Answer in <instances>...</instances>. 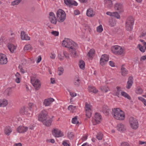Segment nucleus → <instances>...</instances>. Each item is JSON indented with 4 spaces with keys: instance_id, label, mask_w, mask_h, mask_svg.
Returning <instances> with one entry per match:
<instances>
[{
    "instance_id": "obj_1",
    "label": "nucleus",
    "mask_w": 146,
    "mask_h": 146,
    "mask_svg": "<svg viewBox=\"0 0 146 146\" xmlns=\"http://www.w3.org/2000/svg\"><path fill=\"white\" fill-rule=\"evenodd\" d=\"M62 44L63 46L69 48V51L71 52V56L77 58L78 55L76 52V48L78 47V45L70 39L65 38L62 41Z\"/></svg>"
},
{
    "instance_id": "obj_2",
    "label": "nucleus",
    "mask_w": 146,
    "mask_h": 146,
    "mask_svg": "<svg viewBox=\"0 0 146 146\" xmlns=\"http://www.w3.org/2000/svg\"><path fill=\"white\" fill-rule=\"evenodd\" d=\"M48 117V113L44 110H42L38 115V120L42 122L43 124L46 126L49 127L52 122V118L47 120Z\"/></svg>"
},
{
    "instance_id": "obj_3",
    "label": "nucleus",
    "mask_w": 146,
    "mask_h": 146,
    "mask_svg": "<svg viewBox=\"0 0 146 146\" xmlns=\"http://www.w3.org/2000/svg\"><path fill=\"white\" fill-rule=\"evenodd\" d=\"M112 114L113 117L117 119L123 120L124 119V113L119 108L112 109Z\"/></svg>"
},
{
    "instance_id": "obj_4",
    "label": "nucleus",
    "mask_w": 146,
    "mask_h": 146,
    "mask_svg": "<svg viewBox=\"0 0 146 146\" xmlns=\"http://www.w3.org/2000/svg\"><path fill=\"white\" fill-rule=\"evenodd\" d=\"M57 21L59 22H63L65 19L66 14L65 12L61 9H59L57 12Z\"/></svg>"
},
{
    "instance_id": "obj_5",
    "label": "nucleus",
    "mask_w": 146,
    "mask_h": 146,
    "mask_svg": "<svg viewBox=\"0 0 146 146\" xmlns=\"http://www.w3.org/2000/svg\"><path fill=\"white\" fill-rule=\"evenodd\" d=\"M134 23V19L131 16L129 17L126 22V28L127 31H131L133 29V25Z\"/></svg>"
},
{
    "instance_id": "obj_6",
    "label": "nucleus",
    "mask_w": 146,
    "mask_h": 146,
    "mask_svg": "<svg viewBox=\"0 0 146 146\" xmlns=\"http://www.w3.org/2000/svg\"><path fill=\"white\" fill-rule=\"evenodd\" d=\"M111 51L115 54L118 55L122 54L123 52L122 48L120 46L117 45H115L112 47Z\"/></svg>"
},
{
    "instance_id": "obj_7",
    "label": "nucleus",
    "mask_w": 146,
    "mask_h": 146,
    "mask_svg": "<svg viewBox=\"0 0 146 146\" xmlns=\"http://www.w3.org/2000/svg\"><path fill=\"white\" fill-rule=\"evenodd\" d=\"M31 82L36 90H38L40 88L41 83L38 79H35V78L33 77L31 78Z\"/></svg>"
},
{
    "instance_id": "obj_8",
    "label": "nucleus",
    "mask_w": 146,
    "mask_h": 146,
    "mask_svg": "<svg viewBox=\"0 0 146 146\" xmlns=\"http://www.w3.org/2000/svg\"><path fill=\"white\" fill-rule=\"evenodd\" d=\"M129 122L131 127L133 129H137L139 126L137 120L133 117H131L129 119Z\"/></svg>"
},
{
    "instance_id": "obj_9",
    "label": "nucleus",
    "mask_w": 146,
    "mask_h": 146,
    "mask_svg": "<svg viewBox=\"0 0 146 146\" xmlns=\"http://www.w3.org/2000/svg\"><path fill=\"white\" fill-rule=\"evenodd\" d=\"M101 119V115L99 113H96L95 115V118L92 120L94 122V125H96L97 124L99 123L100 122V120Z\"/></svg>"
},
{
    "instance_id": "obj_10",
    "label": "nucleus",
    "mask_w": 146,
    "mask_h": 146,
    "mask_svg": "<svg viewBox=\"0 0 146 146\" xmlns=\"http://www.w3.org/2000/svg\"><path fill=\"white\" fill-rule=\"evenodd\" d=\"M52 132V134L55 137H58L63 135V133H61V131L57 128L53 129Z\"/></svg>"
},
{
    "instance_id": "obj_11",
    "label": "nucleus",
    "mask_w": 146,
    "mask_h": 146,
    "mask_svg": "<svg viewBox=\"0 0 146 146\" xmlns=\"http://www.w3.org/2000/svg\"><path fill=\"white\" fill-rule=\"evenodd\" d=\"M114 8L115 10L118 11V12L120 13H122L123 11L122 5L120 3H116L115 5Z\"/></svg>"
},
{
    "instance_id": "obj_12",
    "label": "nucleus",
    "mask_w": 146,
    "mask_h": 146,
    "mask_svg": "<svg viewBox=\"0 0 146 146\" xmlns=\"http://www.w3.org/2000/svg\"><path fill=\"white\" fill-rule=\"evenodd\" d=\"M133 83V78L132 76L129 77L128 81L127 82V85L126 88L127 89H129L132 86Z\"/></svg>"
},
{
    "instance_id": "obj_13",
    "label": "nucleus",
    "mask_w": 146,
    "mask_h": 146,
    "mask_svg": "<svg viewBox=\"0 0 146 146\" xmlns=\"http://www.w3.org/2000/svg\"><path fill=\"white\" fill-rule=\"evenodd\" d=\"M28 129L27 127L20 126L17 128V130L19 133H21L26 132Z\"/></svg>"
},
{
    "instance_id": "obj_14",
    "label": "nucleus",
    "mask_w": 146,
    "mask_h": 146,
    "mask_svg": "<svg viewBox=\"0 0 146 146\" xmlns=\"http://www.w3.org/2000/svg\"><path fill=\"white\" fill-rule=\"evenodd\" d=\"M54 101V99L52 98L45 99L44 101L43 104L45 106H48Z\"/></svg>"
},
{
    "instance_id": "obj_15",
    "label": "nucleus",
    "mask_w": 146,
    "mask_h": 146,
    "mask_svg": "<svg viewBox=\"0 0 146 146\" xmlns=\"http://www.w3.org/2000/svg\"><path fill=\"white\" fill-rule=\"evenodd\" d=\"M109 108L106 105H105L103 106L102 111L106 115H108L109 114Z\"/></svg>"
},
{
    "instance_id": "obj_16",
    "label": "nucleus",
    "mask_w": 146,
    "mask_h": 146,
    "mask_svg": "<svg viewBox=\"0 0 146 146\" xmlns=\"http://www.w3.org/2000/svg\"><path fill=\"white\" fill-rule=\"evenodd\" d=\"M21 39L23 40H30V37L26 35L24 31L21 32Z\"/></svg>"
},
{
    "instance_id": "obj_17",
    "label": "nucleus",
    "mask_w": 146,
    "mask_h": 146,
    "mask_svg": "<svg viewBox=\"0 0 146 146\" xmlns=\"http://www.w3.org/2000/svg\"><path fill=\"white\" fill-rule=\"evenodd\" d=\"M1 64H6L7 62V58L6 57L5 55L3 54H1Z\"/></svg>"
},
{
    "instance_id": "obj_18",
    "label": "nucleus",
    "mask_w": 146,
    "mask_h": 146,
    "mask_svg": "<svg viewBox=\"0 0 146 146\" xmlns=\"http://www.w3.org/2000/svg\"><path fill=\"white\" fill-rule=\"evenodd\" d=\"M7 47L8 49L12 53H13L14 52V50L16 49V46L11 43H8L7 44Z\"/></svg>"
},
{
    "instance_id": "obj_19",
    "label": "nucleus",
    "mask_w": 146,
    "mask_h": 146,
    "mask_svg": "<svg viewBox=\"0 0 146 146\" xmlns=\"http://www.w3.org/2000/svg\"><path fill=\"white\" fill-rule=\"evenodd\" d=\"M95 15V13L93 12L92 8H90L87 10L86 12V15L88 17H92Z\"/></svg>"
},
{
    "instance_id": "obj_20",
    "label": "nucleus",
    "mask_w": 146,
    "mask_h": 146,
    "mask_svg": "<svg viewBox=\"0 0 146 146\" xmlns=\"http://www.w3.org/2000/svg\"><path fill=\"white\" fill-rule=\"evenodd\" d=\"M28 108H26L25 107H23L21 108V109L20 110V112L22 115H23L24 114L27 115L30 114V113L28 111Z\"/></svg>"
},
{
    "instance_id": "obj_21",
    "label": "nucleus",
    "mask_w": 146,
    "mask_h": 146,
    "mask_svg": "<svg viewBox=\"0 0 146 146\" xmlns=\"http://www.w3.org/2000/svg\"><path fill=\"white\" fill-rule=\"evenodd\" d=\"M124 65H122L121 67V72L122 75L123 76H126L128 73V71L123 66Z\"/></svg>"
},
{
    "instance_id": "obj_22",
    "label": "nucleus",
    "mask_w": 146,
    "mask_h": 146,
    "mask_svg": "<svg viewBox=\"0 0 146 146\" xmlns=\"http://www.w3.org/2000/svg\"><path fill=\"white\" fill-rule=\"evenodd\" d=\"M8 102L7 100L5 99L0 100V107L6 106L8 104Z\"/></svg>"
},
{
    "instance_id": "obj_23",
    "label": "nucleus",
    "mask_w": 146,
    "mask_h": 146,
    "mask_svg": "<svg viewBox=\"0 0 146 146\" xmlns=\"http://www.w3.org/2000/svg\"><path fill=\"white\" fill-rule=\"evenodd\" d=\"M12 131V129L10 127L7 126L5 128V133L7 136L9 135Z\"/></svg>"
},
{
    "instance_id": "obj_24",
    "label": "nucleus",
    "mask_w": 146,
    "mask_h": 146,
    "mask_svg": "<svg viewBox=\"0 0 146 146\" xmlns=\"http://www.w3.org/2000/svg\"><path fill=\"white\" fill-rule=\"evenodd\" d=\"M103 56L101 57L100 60V64L102 66H104L108 61V59L107 58L106 59H104Z\"/></svg>"
},
{
    "instance_id": "obj_25",
    "label": "nucleus",
    "mask_w": 146,
    "mask_h": 146,
    "mask_svg": "<svg viewBox=\"0 0 146 146\" xmlns=\"http://www.w3.org/2000/svg\"><path fill=\"white\" fill-rule=\"evenodd\" d=\"M117 128L119 131L123 132L125 130L124 125L121 123L118 124L117 126Z\"/></svg>"
},
{
    "instance_id": "obj_26",
    "label": "nucleus",
    "mask_w": 146,
    "mask_h": 146,
    "mask_svg": "<svg viewBox=\"0 0 146 146\" xmlns=\"http://www.w3.org/2000/svg\"><path fill=\"white\" fill-rule=\"evenodd\" d=\"M12 92V88H8L5 90L4 94L7 96H9Z\"/></svg>"
},
{
    "instance_id": "obj_27",
    "label": "nucleus",
    "mask_w": 146,
    "mask_h": 146,
    "mask_svg": "<svg viewBox=\"0 0 146 146\" xmlns=\"http://www.w3.org/2000/svg\"><path fill=\"white\" fill-rule=\"evenodd\" d=\"M104 3L105 4L108 8H110L113 5L112 2L111 0H105Z\"/></svg>"
},
{
    "instance_id": "obj_28",
    "label": "nucleus",
    "mask_w": 146,
    "mask_h": 146,
    "mask_svg": "<svg viewBox=\"0 0 146 146\" xmlns=\"http://www.w3.org/2000/svg\"><path fill=\"white\" fill-rule=\"evenodd\" d=\"M28 106L29 107L28 108L31 111H33L34 109L36 110V105L32 103H29Z\"/></svg>"
},
{
    "instance_id": "obj_29",
    "label": "nucleus",
    "mask_w": 146,
    "mask_h": 146,
    "mask_svg": "<svg viewBox=\"0 0 146 146\" xmlns=\"http://www.w3.org/2000/svg\"><path fill=\"white\" fill-rule=\"evenodd\" d=\"M88 90L90 92H92L95 94L97 93L98 91V90L94 86H89Z\"/></svg>"
},
{
    "instance_id": "obj_30",
    "label": "nucleus",
    "mask_w": 146,
    "mask_h": 146,
    "mask_svg": "<svg viewBox=\"0 0 146 146\" xmlns=\"http://www.w3.org/2000/svg\"><path fill=\"white\" fill-rule=\"evenodd\" d=\"M121 94L122 96L127 98L129 100H131V98L130 96H129L128 94L122 91L121 92Z\"/></svg>"
},
{
    "instance_id": "obj_31",
    "label": "nucleus",
    "mask_w": 146,
    "mask_h": 146,
    "mask_svg": "<svg viewBox=\"0 0 146 146\" xmlns=\"http://www.w3.org/2000/svg\"><path fill=\"white\" fill-rule=\"evenodd\" d=\"M95 52V51L94 49H91L88 52L87 55L90 58H92V56L94 54Z\"/></svg>"
},
{
    "instance_id": "obj_32",
    "label": "nucleus",
    "mask_w": 146,
    "mask_h": 146,
    "mask_svg": "<svg viewBox=\"0 0 146 146\" xmlns=\"http://www.w3.org/2000/svg\"><path fill=\"white\" fill-rule=\"evenodd\" d=\"M85 63L83 60H80L79 62V66L80 68L83 70L85 68Z\"/></svg>"
},
{
    "instance_id": "obj_33",
    "label": "nucleus",
    "mask_w": 146,
    "mask_h": 146,
    "mask_svg": "<svg viewBox=\"0 0 146 146\" xmlns=\"http://www.w3.org/2000/svg\"><path fill=\"white\" fill-rule=\"evenodd\" d=\"M33 48L31 46L30 44L26 45L24 48V51L31 50Z\"/></svg>"
},
{
    "instance_id": "obj_34",
    "label": "nucleus",
    "mask_w": 146,
    "mask_h": 146,
    "mask_svg": "<svg viewBox=\"0 0 146 146\" xmlns=\"http://www.w3.org/2000/svg\"><path fill=\"white\" fill-rule=\"evenodd\" d=\"M74 137V133L72 132H68V133L67 137L70 139H72Z\"/></svg>"
},
{
    "instance_id": "obj_35",
    "label": "nucleus",
    "mask_w": 146,
    "mask_h": 146,
    "mask_svg": "<svg viewBox=\"0 0 146 146\" xmlns=\"http://www.w3.org/2000/svg\"><path fill=\"white\" fill-rule=\"evenodd\" d=\"M15 76L16 78L15 79L16 82L18 83H19L20 82V78L21 77V75L18 72H17L15 74Z\"/></svg>"
},
{
    "instance_id": "obj_36",
    "label": "nucleus",
    "mask_w": 146,
    "mask_h": 146,
    "mask_svg": "<svg viewBox=\"0 0 146 146\" xmlns=\"http://www.w3.org/2000/svg\"><path fill=\"white\" fill-rule=\"evenodd\" d=\"M109 25L111 27H114L116 24L115 21L112 19L109 20Z\"/></svg>"
},
{
    "instance_id": "obj_37",
    "label": "nucleus",
    "mask_w": 146,
    "mask_h": 146,
    "mask_svg": "<svg viewBox=\"0 0 146 146\" xmlns=\"http://www.w3.org/2000/svg\"><path fill=\"white\" fill-rule=\"evenodd\" d=\"M86 116L88 118H90L91 117L92 114V110H85Z\"/></svg>"
},
{
    "instance_id": "obj_38",
    "label": "nucleus",
    "mask_w": 146,
    "mask_h": 146,
    "mask_svg": "<svg viewBox=\"0 0 146 146\" xmlns=\"http://www.w3.org/2000/svg\"><path fill=\"white\" fill-rule=\"evenodd\" d=\"M100 89L102 92H107L109 90L108 87L107 86H102L100 88Z\"/></svg>"
},
{
    "instance_id": "obj_39",
    "label": "nucleus",
    "mask_w": 146,
    "mask_h": 146,
    "mask_svg": "<svg viewBox=\"0 0 146 146\" xmlns=\"http://www.w3.org/2000/svg\"><path fill=\"white\" fill-rule=\"evenodd\" d=\"M77 78H75L74 79V84L76 86L78 87L79 85L80 80L79 79Z\"/></svg>"
},
{
    "instance_id": "obj_40",
    "label": "nucleus",
    "mask_w": 146,
    "mask_h": 146,
    "mask_svg": "<svg viewBox=\"0 0 146 146\" xmlns=\"http://www.w3.org/2000/svg\"><path fill=\"white\" fill-rule=\"evenodd\" d=\"M76 107V106L71 105L68 107V109L70 110V111L73 112V111L75 109H77Z\"/></svg>"
},
{
    "instance_id": "obj_41",
    "label": "nucleus",
    "mask_w": 146,
    "mask_h": 146,
    "mask_svg": "<svg viewBox=\"0 0 146 146\" xmlns=\"http://www.w3.org/2000/svg\"><path fill=\"white\" fill-rule=\"evenodd\" d=\"M143 90L140 87H138L135 92L137 94H142Z\"/></svg>"
},
{
    "instance_id": "obj_42",
    "label": "nucleus",
    "mask_w": 146,
    "mask_h": 146,
    "mask_svg": "<svg viewBox=\"0 0 146 146\" xmlns=\"http://www.w3.org/2000/svg\"><path fill=\"white\" fill-rule=\"evenodd\" d=\"M103 135L101 133L99 132L96 136V138L99 140H101L102 139Z\"/></svg>"
},
{
    "instance_id": "obj_43",
    "label": "nucleus",
    "mask_w": 146,
    "mask_h": 146,
    "mask_svg": "<svg viewBox=\"0 0 146 146\" xmlns=\"http://www.w3.org/2000/svg\"><path fill=\"white\" fill-rule=\"evenodd\" d=\"M58 75L60 76L63 73L64 69L63 68L60 67L58 68Z\"/></svg>"
},
{
    "instance_id": "obj_44",
    "label": "nucleus",
    "mask_w": 146,
    "mask_h": 146,
    "mask_svg": "<svg viewBox=\"0 0 146 146\" xmlns=\"http://www.w3.org/2000/svg\"><path fill=\"white\" fill-rule=\"evenodd\" d=\"M92 107V106L90 104H88L87 102H86L85 103V110H92L91 108Z\"/></svg>"
},
{
    "instance_id": "obj_45",
    "label": "nucleus",
    "mask_w": 146,
    "mask_h": 146,
    "mask_svg": "<svg viewBox=\"0 0 146 146\" xmlns=\"http://www.w3.org/2000/svg\"><path fill=\"white\" fill-rule=\"evenodd\" d=\"M49 19L50 22L53 24H56L57 22V20L55 17V19L51 18V17H49Z\"/></svg>"
},
{
    "instance_id": "obj_46",
    "label": "nucleus",
    "mask_w": 146,
    "mask_h": 146,
    "mask_svg": "<svg viewBox=\"0 0 146 146\" xmlns=\"http://www.w3.org/2000/svg\"><path fill=\"white\" fill-rule=\"evenodd\" d=\"M22 1V0H15L11 3V5H18Z\"/></svg>"
},
{
    "instance_id": "obj_47",
    "label": "nucleus",
    "mask_w": 146,
    "mask_h": 146,
    "mask_svg": "<svg viewBox=\"0 0 146 146\" xmlns=\"http://www.w3.org/2000/svg\"><path fill=\"white\" fill-rule=\"evenodd\" d=\"M72 123L73 124H78L79 123L78 121H77V116H76L73 118L72 119Z\"/></svg>"
},
{
    "instance_id": "obj_48",
    "label": "nucleus",
    "mask_w": 146,
    "mask_h": 146,
    "mask_svg": "<svg viewBox=\"0 0 146 146\" xmlns=\"http://www.w3.org/2000/svg\"><path fill=\"white\" fill-rule=\"evenodd\" d=\"M103 31L102 26L100 25L97 28V31L98 32L101 33Z\"/></svg>"
},
{
    "instance_id": "obj_49",
    "label": "nucleus",
    "mask_w": 146,
    "mask_h": 146,
    "mask_svg": "<svg viewBox=\"0 0 146 146\" xmlns=\"http://www.w3.org/2000/svg\"><path fill=\"white\" fill-rule=\"evenodd\" d=\"M64 3L66 5L71 6L72 3V0H64Z\"/></svg>"
},
{
    "instance_id": "obj_50",
    "label": "nucleus",
    "mask_w": 146,
    "mask_h": 146,
    "mask_svg": "<svg viewBox=\"0 0 146 146\" xmlns=\"http://www.w3.org/2000/svg\"><path fill=\"white\" fill-rule=\"evenodd\" d=\"M113 13H114L113 15L112 16V17H115L117 19H119L120 18V16L118 14V13L117 12H113Z\"/></svg>"
},
{
    "instance_id": "obj_51",
    "label": "nucleus",
    "mask_w": 146,
    "mask_h": 146,
    "mask_svg": "<svg viewBox=\"0 0 146 146\" xmlns=\"http://www.w3.org/2000/svg\"><path fill=\"white\" fill-rule=\"evenodd\" d=\"M51 34L55 36H58L59 35V32L58 31H52L51 32Z\"/></svg>"
},
{
    "instance_id": "obj_52",
    "label": "nucleus",
    "mask_w": 146,
    "mask_h": 146,
    "mask_svg": "<svg viewBox=\"0 0 146 146\" xmlns=\"http://www.w3.org/2000/svg\"><path fill=\"white\" fill-rule=\"evenodd\" d=\"M139 48V50L142 52H144L145 51V50L144 49L143 47L140 44H139L138 45Z\"/></svg>"
},
{
    "instance_id": "obj_53",
    "label": "nucleus",
    "mask_w": 146,
    "mask_h": 146,
    "mask_svg": "<svg viewBox=\"0 0 146 146\" xmlns=\"http://www.w3.org/2000/svg\"><path fill=\"white\" fill-rule=\"evenodd\" d=\"M51 17V18L55 19V16L54 14L52 12H50L49 13V17Z\"/></svg>"
},
{
    "instance_id": "obj_54",
    "label": "nucleus",
    "mask_w": 146,
    "mask_h": 146,
    "mask_svg": "<svg viewBox=\"0 0 146 146\" xmlns=\"http://www.w3.org/2000/svg\"><path fill=\"white\" fill-rule=\"evenodd\" d=\"M63 54L64 55L66 58L68 59L69 58V56H68V54L66 51H64L63 52Z\"/></svg>"
},
{
    "instance_id": "obj_55",
    "label": "nucleus",
    "mask_w": 146,
    "mask_h": 146,
    "mask_svg": "<svg viewBox=\"0 0 146 146\" xmlns=\"http://www.w3.org/2000/svg\"><path fill=\"white\" fill-rule=\"evenodd\" d=\"M18 68L20 69V71L21 73L24 74L25 72L22 66L20 65L19 66Z\"/></svg>"
},
{
    "instance_id": "obj_56",
    "label": "nucleus",
    "mask_w": 146,
    "mask_h": 146,
    "mask_svg": "<svg viewBox=\"0 0 146 146\" xmlns=\"http://www.w3.org/2000/svg\"><path fill=\"white\" fill-rule=\"evenodd\" d=\"M78 5L77 3L74 1H72L71 5H74L75 6H77Z\"/></svg>"
},
{
    "instance_id": "obj_57",
    "label": "nucleus",
    "mask_w": 146,
    "mask_h": 146,
    "mask_svg": "<svg viewBox=\"0 0 146 146\" xmlns=\"http://www.w3.org/2000/svg\"><path fill=\"white\" fill-rule=\"evenodd\" d=\"M74 13L75 15H77L80 14V12L78 10H75Z\"/></svg>"
},
{
    "instance_id": "obj_58",
    "label": "nucleus",
    "mask_w": 146,
    "mask_h": 146,
    "mask_svg": "<svg viewBox=\"0 0 146 146\" xmlns=\"http://www.w3.org/2000/svg\"><path fill=\"white\" fill-rule=\"evenodd\" d=\"M103 56V58L104 59H106V58H107L108 59V60H109V57L106 54H104L102 55L101 57Z\"/></svg>"
},
{
    "instance_id": "obj_59",
    "label": "nucleus",
    "mask_w": 146,
    "mask_h": 146,
    "mask_svg": "<svg viewBox=\"0 0 146 146\" xmlns=\"http://www.w3.org/2000/svg\"><path fill=\"white\" fill-rule=\"evenodd\" d=\"M109 64L112 67L115 66L114 63L112 61H110L109 62Z\"/></svg>"
},
{
    "instance_id": "obj_60",
    "label": "nucleus",
    "mask_w": 146,
    "mask_h": 146,
    "mask_svg": "<svg viewBox=\"0 0 146 146\" xmlns=\"http://www.w3.org/2000/svg\"><path fill=\"white\" fill-rule=\"evenodd\" d=\"M70 94L72 97H73L76 96L77 94L76 93L70 92Z\"/></svg>"
},
{
    "instance_id": "obj_61",
    "label": "nucleus",
    "mask_w": 146,
    "mask_h": 146,
    "mask_svg": "<svg viewBox=\"0 0 146 146\" xmlns=\"http://www.w3.org/2000/svg\"><path fill=\"white\" fill-rule=\"evenodd\" d=\"M121 146H130L127 142H124L121 144Z\"/></svg>"
},
{
    "instance_id": "obj_62",
    "label": "nucleus",
    "mask_w": 146,
    "mask_h": 146,
    "mask_svg": "<svg viewBox=\"0 0 146 146\" xmlns=\"http://www.w3.org/2000/svg\"><path fill=\"white\" fill-rule=\"evenodd\" d=\"M138 99L141 100V101L143 103L145 101V100H146L143 98H142L141 97H138Z\"/></svg>"
},
{
    "instance_id": "obj_63",
    "label": "nucleus",
    "mask_w": 146,
    "mask_h": 146,
    "mask_svg": "<svg viewBox=\"0 0 146 146\" xmlns=\"http://www.w3.org/2000/svg\"><path fill=\"white\" fill-rule=\"evenodd\" d=\"M140 41L143 43V44L144 45V46L145 47V49L146 50V42H145L143 40L140 39Z\"/></svg>"
},
{
    "instance_id": "obj_64",
    "label": "nucleus",
    "mask_w": 146,
    "mask_h": 146,
    "mask_svg": "<svg viewBox=\"0 0 146 146\" xmlns=\"http://www.w3.org/2000/svg\"><path fill=\"white\" fill-rule=\"evenodd\" d=\"M62 144L64 145V146H70L68 144L67 142L65 141H63Z\"/></svg>"
}]
</instances>
